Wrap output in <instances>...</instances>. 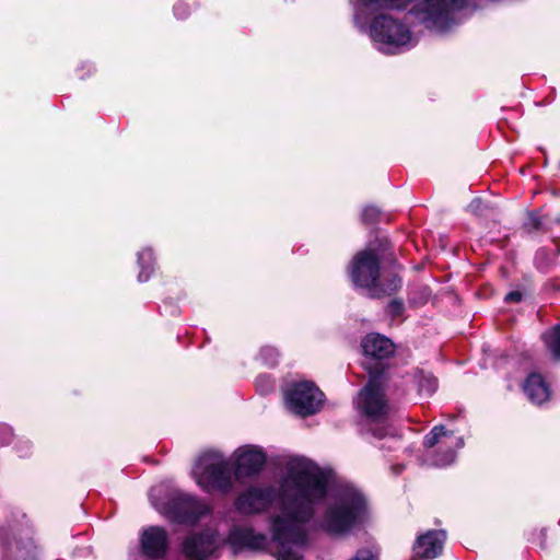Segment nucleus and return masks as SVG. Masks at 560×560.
<instances>
[{
	"instance_id": "nucleus-1",
	"label": "nucleus",
	"mask_w": 560,
	"mask_h": 560,
	"mask_svg": "<svg viewBox=\"0 0 560 560\" xmlns=\"http://www.w3.org/2000/svg\"><path fill=\"white\" fill-rule=\"evenodd\" d=\"M328 485V472L316 463L304 456L289 458L279 481L276 512L269 518L271 537L242 524L230 529L225 541L234 551L267 550L277 560H304L310 523L327 497L320 526L330 534L349 533L366 514V502L359 490L342 486L329 494Z\"/></svg>"
},
{
	"instance_id": "nucleus-2",
	"label": "nucleus",
	"mask_w": 560,
	"mask_h": 560,
	"mask_svg": "<svg viewBox=\"0 0 560 560\" xmlns=\"http://www.w3.org/2000/svg\"><path fill=\"white\" fill-rule=\"evenodd\" d=\"M353 23L368 33L374 47L385 55H397L418 43L416 34L401 19L381 13L383 10L406 9L411 0H351Z\"/></svg>"
},
{
	"instance_id": "nucleus-3",
	"label": "nucleus",
	"mask_w": 560,
	"mask_h": 560,
	"mask_svg": "<svg viewBox=\"0 0 560 560\" xmlns=\"http://www.w3.org/2000/svg\"><path fill=\"white\" fill-rule=\"evenodd\" d=\"M192 477L206 492L218 490L228 493L233 488L230 460L218 452L200 455L194 465Z\"/></svg>"
},
{
	"instance_id": "nucleus-4",
	"label": "nucleus",
	"mask_w": 560,
	"mask_h": 560,
	"mask_svg": "<svg viewBox=\"0 0 560 560\" xmlns=\"http://www.w3.org/2000/svg\"><path fill=\"white\" fill-rule=\"evenodd\" d=\"M425 460L435 467L453 464L457 452L464 447V438L445 425L439 424L424 436Z\"/></svg>"
},
{
	"instance_id": "nucleus-5",
	"label": "nucleus",
	"mask_w": 560,
	"mask_h": 560,
	"mask_svg": "<svg viewBox=\"0 0 560 560\" xmlns=\"http://www.w3.org/2000/svg\"><path fill=\"white\" fill-rule=\"evenodd\" d=\"M284 397L288 408L303 417L319 411L324 400V394L314 383L308 381L291 384L285 390Z\"/></svg>"
},
{
	"instance_id": "nucleus-6",
	"label": "nucleus",
	"mask_w": 560,
	"mask_h": 560,
	"mask_svg": "<svg viewBox=\"0 0 560 560\" xmlns=\"http://www.w3.org/2000/svg\"><path fill=\"white\" fill-rule=\"evenodd\" d=\"M357 407L372 421H381L386 415L387 404L380 374L371 375L369 383L358 396Z\"/></svg>"
},
{
	"instance_id": "nucleus-7",
	"label": "nucleus",
	"mask_w": 560,
	"mask_h": 560,
	"mask_svg": "<svg viewBox=\"0 0 560 560\" xmlns=\"http://www.w3.org/2000/svg\"><path fill=\"white\" fill-rule=\"evenodd\" d=\"M210 508L203 501L187 493H175L170 502L166 512L176 522L194 524L210 513Z\"/></svg>"
},
{
	"instance_id": "nucleus-8",
	"label": "nucleus",
	"mask_w": 560,
	"mask_h": 560,
	"mask_svg": "<svg viewBox=\"0 0 560 560\" xmlns=\"http://www.w3.org/2000/svg\"><path fill=\"white\" fill-rule=\"evenodd\" d=\"M350 276L357 287L370 293L380 276V257L372 249L358 253L350 265Z\"/></svg>"
},
{
	"instance_id": "nucleus-9",
	"label": "nucleus",
	"mask_w": 560,
	"mask_h": 560,
	"mask_svg": "<svg viewBox=\"0 0 560 560\" xmlns=\"http://www.w3.org/2000/svg\"><path fill=\"white\" fill-rule=\"evenodd\" d=\"M275 498L272 487L252 486L236 497L234 508L244 515L259 514L272 504Z\"/></svg>"
},
{
	"instance_id": "nucleus-10",
	"label": "nucleus",
	"mask_w": 560,
	"mask_h": 560,
	"mask_svg": "<svg viewBox=\"0 0 560 560\" xmlns=\"http://www.w3.org/2000/svg\"><path fill=\"white\" fill-rule=\"evenodd\" d=\"M232 462L235 478H249L261 471L266 463V454L259 446L245 445L234 451Z\"/></svg>"
},
{
	"instance_id": "nucleus-11",
	"label": "nucleus",
	"mask_w": 560,
	"mask_h": 560,
	"mask_svg": "<svg viewBox=\"0 0 560 560\" xmlns=\"http://www.w3.org/2000/svg\"><path fill=\"white\" fill-rule=\"evenodd\" d=\"M142 553L150 559H160L166 555L168 536L164 528L150 526L143 529L140 537Z\"/></svg>"
},
{
	"instance_id": "nucleus-12",
	"label": "nucleus",
	"mask_w": 560,
	"mask_h": 560,
	"mask_svg": "<svg viewBox=\"0 0 560 560\" xmlns=\"http://www.w3.org/2000/svg\"><path fill=\"white\" fill-rule=\"evenodd\" d=\"M222 540L214 533L207 532L188 537L184 542V552L188 558H202L213 555Z\"/></svg>"
},
{
	"instance_id": "nucleus-13",
	"label": "nucleus",
	"mask_w": 560,
	"mask_h": 560,
	"mask_svg": "<svg viewBox=\"0 0 560 560\" xmlns=\"http://www.w3.org/2000/svg\"><path fill=\"white\" fill-rule=\"evenodd\" d=\"M446 533L444 530H428L420 535L415 545V557L421 559H433L439 557L444 548Z\"/></svg>"
},
{
	"instance_id": "nucleus-14",
	"label": "nucleus",
	"mask_w": 560,
	"mask_h": 560,
	"mask_svg": "<svg viewBox=\"0 0 560 560\" xmlns=\"http://www.w3.org/2000/svg\"><path fill=\"white\" fill-rule=\"evenodd\" d=\"M362 349L366 357L376 360H384L389 358L395 352V345L393 341L381 334H369L362 340Z\"/></svg>"
},
{
	"instance_id": "nucleus-15",
	"label": "nucleus",
	"mask_w": 560,
	"mask_h": 560,
	"mask_svg": "<svg viewBox=\"0 0 560 560\" xmlns=\"http://www.w3.org/2000/svg\"><path fill=\"white\" fill-rule=\"evenodd\" d=\"M523 389L528 399L536 405L544 404L550 396L549 386L539 373L529 374L524 382Z\"/></svg>"
},
{
	"instance_id": "nucleus-16",
	"label": "nucleus",
	"mask_w": 560,
	"mask_h": 560,
	"mask_svg": "<svg viewBox=\"0 0 560 560\" xmlns=\"http://www.w3.org/2000/svg\"><path fill=\"white\" fill-rule=\"evenodd\" d=\"M401 287V280L397 276H390L387 279H377L371 289L370 295L372 298H381L384 295H392Z\"/></svg>"
},
{
	"instance_id": "nucleus-17",
	"label": "nucleus",
	"mask_w": 560,
	"mask_h": 560,
	"mask_svg": "<svg viewBox=\"0 0 560 560\" xmlns=\"http://www.w3.org/2000/svg\"><path fill=\"white\" fill-rule=\"evenodd\" d=\"M138 265L140 271L138 273V280L145 282L150 279L153 272V252L151 248H143L138 253Z\"/></svg>"
},
{
	"instance_id": "nucleus-18",
	"label": "nucleus",
	"mask_w": 560,
	"mask_h": 560,
	"mask_svg": "<svg viewBox=\"0 0 560 560\" xmlns=\"http://www.w3.org/2000/svg\"><path fill=\"white\" fill-rule=\"evenodd\" d=\"M544 342L555 359H560V325L542 335Z\"/></svg>"
},
{
	"instance_id": "nucleus-19",
	"label": "nucleus",
	"mask_w": 560,
	"mask_h": 560,
	"mask_svg": "<svg viewBox=\"0 0 560 560\" xmlns=\"http://www.w3.org/2000/svg\"><path fill=\"white\" fill-rule=\"evenodd\" d=\"M259 358L267 366H275L278 363L279 352L275 347L266 346L260 349Z\"/></svg>"
},
{
	"instance_id": "nucleus-20",
	"label": "nucleus",
	"mask_w": 560,
	"mask_h": 560,
	"mask_svg": "<svg viewBox=\"0 0 560 560\" xmlns=\"http://www.w3.org/2000/svg\"><path fill=\"white\" fill-rule=\"evenodd\" d=\"M487 209L488 205H486L480 198L472 199L468 205V211L476 215H483Z\"/></svg>"
},
{
	"instance_id": "nucleus-21",
	"label": "nucleus",
	"mask_w": 560,
	"mask_h": 560,
	"mask_svg": "<svg viewBox=\"0 0 560 560\" xmlns=\"http://www.w3.org/2000/svg\"><path fill=\"white\" fill-rule=\"evenodd\" d=\"M256 385H257L258 389L260 390V393H262V394H266L273 388V384H272L271 380L266 375L259 376L256 380Z\"/></svg>"
},
{
	"instance_id": "nucleus-22",
	"label": "nucleus",
	"mask_w": 560,
	"mask_h": 560,
	"mask_svg": "<svg viewBox=\"0 0 560 560\" xmlns=\"http://www.w3.org/2000/svg\"><path fill=\"white\" fill-rule=\"evenodd\" d=\"M377 555L370 548H363L358 550L355 556L351 560H376Z\"/></svg>"
},
{
	"instance_id": "nucleus-23",
	"label": "nucleus",
	"mask_w": 560,
	"mask_h": 560,
	"mask_svg": "<svg viewBox=\"0 0 560 560\" xmlns=\"http://www.w3.org/2000/svg\"><path fill=\"white\" fill-rule=\"evenodd\" d=\"M402 310H404V304L401 301H398V300L390 301L387 306L388 313L394 317L400 315L402 313Z\"/></svg>"
},
{
	"instance_id": "nucleus-24",
	"label": "nucleus",
	"mask_w": 560,
	"mask_h": 560,
	"mask_svg": "<svg viewBox=\"0 0 560 560\" xmlns=\"http://www.w3.org/2000/svg\"><path fill=\"white\" fill-rule=\"evenodd\" d=\"M378 215V209L375 207H366L362 211V219L365 222H373Z\"/></svg>"
},
{
	"instance_id": "nucleus-25",
	"label": "nucleus",
	"mask_w": 560,
	"mask_h": 560,
	"mask_svg": "<svg viewBox=\"0 0 560 560\" xmlns=\"http://www.w3.org/2000/svg\"><path fill=\"white\" fill-rule=\"evenodd\" d=\"M372 433H373L374 436H376L378 439H383L386 435H389L390 439H393L395 442H398V439L396 438V435L394 433H392V432H388L387 428H385V427L373 428L372 429Z\"/></svg>"
},
{
	"instance_id": "nucleus-26",
	"label": "nucleus",
	"mask_w": 560,
	"mask_h": 560,
	"mask_svg": "<svg viewBox=\"0 0 560 560\" xmlns=\"http://www.w3.org/2000/svg\"><path fill=\"white\" fill-rule=\"evenodd\" d=\"M427 387L420 385V390H425L428 394L433 393L436 389V380L434 377L425 378Z\"/></svg>"
},
{
	"instance_id": "nucleus-27",
	"label": "nucleus",
	"mask_w": 560,
	"mask_h": 560,
	"mask_svg": "<svg viewBox=\"0 0 560 560\" xmlns=\"http://www.w3.org/2000/svg\"><path fill=\"white\" fill-rule=\"evenodd\" d=\"M11 431L8 427H0V445L10 442Z\"/></svg>"
},
{
	"instance_id": "nucleus-28",
	"label": "nucleus",
	"mask_w": 560,
	"mask_h": 560,
	"mask_svg": "<svg viewBox=\"0 0 560 560\" xmlns=\"http://www.w3.org/2000/svg\"><path fill=\"white\" fill-rule=\"evenodd\" d=\"M174 12H175V15L178 19H185L188 15L189 10L186 7L182 5V4H177L174 8Z\"/></svg>"
},
{
	"instance_id": "nucleus-29",
	"label": "nucleus",
	"mask_w": 560,
	"mask_h": 560,
	"mask_svg": "<svg viewBox=\"0 0 560 560\" xmlns=\"http://www.w3.org/2000/svg\"><path fill=\"white\" fill-rule=\"evenodd\" d=\"M522 300V294L518 291H512L505 295L506 302H520Z\"/></svg>"
},
{
	"instance_id": "nucleus-30",
	"label": "nucleus",
	"mask_w": 560,
	"mask_h": 560,
	"mask_svg": "<svg viewBox=\"0 0 560 560\" xmlns=\"http://www.w3.org/2000/svg\"><path fill=\"white\" fill-rule=\"evenodd\" d=\"M453 3L457 4L462 9L468 8L474 4V0H452Z\"/></svg>"
}]
</instances>
